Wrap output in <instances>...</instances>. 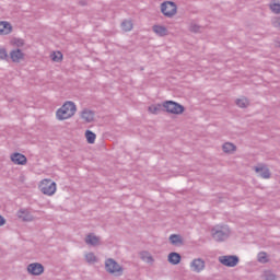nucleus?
Returning a JSON list of instances; mask_svg holds the SVG:
<instances>
[{
    "label": "nucleus",
    "instance_id": "35",
    "mask_svg": "<svg viewBox=\"0 0 280 280\" xmlns=\"http://www.w3.org/2000/svg\"><path fill=\"white\" fill-rule=\"evenodd\" d=\"M19 45H23V40H19Z\"/></svg>",
    "mask_w": 280,
    "mask_h": 280
},
{
    "label": "nucleus",
    "instance_id": "7",
    "mask_svg": "<svg viewBox=\"0 0 280 280\" xmlns=\"http://www.w3.org/2000/svg\"><path fill=\"white\" fill-rule=\"evenodd\" d=\"M219 261L222 264V266H226L228 268H235V266L240 264V257L235 255L220 256Z\"/></svg>",
    "mask_w": 280,
    "mask_h": 280
},
{
    "label": "nucleus",
    "instance_id": "4",
    "mask_svg": "<svg viewBox=\"0 0 280 280\" xmlns=\"http://www.w3.org/2000/svg\"><path fill=\"white\" fill-rule=\"evenodd\" d=\"M105 270L110 272V275H115V277H121L124 275V268L113 258L105 261Z\"/></svg>",
    "mask_w": 280,
    "mask_h": 280
},
{
    "label": "nucleus",
    "instance_id": "22",
    "mask_svg": "<svg viewBox=\"0 0 280 280\" xmlns=\"http://www.w3.org/2000/svg\"><path fill=\"white\" fill-rule=\"evenodd\" d=\"M170 242L171 244H173L174 246L178 245V244H182L183 243V240L180 238V235H177V234H172L170 236Z\"/></svg>",
    "mask_w": 280,
    "mask_h": 280
},
{
    "label": "nucleus",
    "instance_id": "12",
    "mask_svg": "<svg viewBox=\"0 0 280 280\" xmlns=\"http://www.w3.org/2000/svg\"><path fill=\"white\" fill-rule=\"evenodd\" d=\"M255 172L260 178H270V170L264 164L255 166Z\"/></svg>",
    "mask_w": 280,
    "mask_h": 280
},
{
    "label": "nucleus",
    "instance_id": "32",
    "mask_svg": "<svg viewBox=\"0 0 280 280\" xmlns=\"http://www.w3.org/2000/svg\"><path fill=\"white\" fill-rule=\"evenodd\" d=\"M8 58V51L4 48H0V60Z\"/></svg>",
    "mask_w": 280,
    "mask_h": 280
},
{
    "label": "nucleus",
    "instance_id": "9",
    "mask_svg": "<svg viewBox=\"0 0 280 280\" xmlns=\"http://www.w3.org/2000/svg\"><path fill=\"white\" fill-rule=\"evenodd\" d=\"M205 267H206V262L201 258H195L190 262V270L192 272L200 273V272H202V270H205Z\"/></svg>",
    "mask_w": 280,
    "mask_h": 280
},
{
    "label": "nucleus",
    "instance_id": "6",
    "mask_svg": "<svg viewBox=\"0 0 280 280\" xmlns=\"http://www.w3.org/2000/svg\"><path fill=\"white\" fill-rule=\"evenodd\" d=\"M176 3L172 1H166L161 4V12L164 14V16H167L168 19H172V16H175L177 12Z\"/></svg>",
    "mask_w": 280,
    "mask_h": 280
},
{
    "label": "nucleus",
    "instance_id": "2",
    "mask_svg": "<svg viewBox=\"0 0 280 280\" xmlns=\"http://www.w3.org/2000/svg\"><path fill=\"white\" fill-rule=\"evenodd\" d=\"M212 237L215 242H224L229 240V235H231V229L228 225H217L211 231Z\"/></svg>",
    "mask_w": 280,
    "mask_h": 280
},
{
    "label": "nucleus",
    "instance_id": "23",
    "mask_svg": "<svg viewBox=\"0 0 280 280\" xmlns=\"http://www.w3.org/2000/svg\"><path fill=\"white\" fill-rule=\"evenodd\" d=\"M85 138H86L88 143H95L96 136L93 131L86 130Z\"/></svg>",
    "mask_w": 280,
    "mask_h": 280
},
{
    "label": "nucleus",
    "instance_id": "8",
    "mask_svg": "<svg viewBox=\"0 0 280 280\" xmlns=\"http://www.w3.org/2000/svg\"><path fill=\"white\" fill-rule=\"evenodd\" d=\"M27 272L34 277H39L45 272V267L40 262H33L27 266Z\"/></svg>",
    "mask_w": 280,
    "mask_h": 280
},
{
    "label": "nucleus",
    "instance_id": "34",
    "mask_svg": "<svg viewBox=\"0 0 280 280\" xmlns=\"http://www.w3.org/2000/svg\"><path fill=\"white\" fill-rule=\"evenodd\" d=\"M5 224V219L0 215V226H3Z\"/></svg>",
    "mask_w": 280,
    "mask_h": 280
},
{
    "label": "nucleus",
    "instance_id": "33",
    "mask_svg": "<svg viewBox=\"0 0 280 280\" xmlns=\"http://www.w3.org/2000/svg\"><path fill=\"white\" fill-rule=\"evenodd\" d=\"M272 25L273 27H276L277 30H280V19L276 18L272 20Z\"/></svg>",
    "mask_w": 280,
    "mask_h": 280
},
{
    "label": "nucleus",
    "instance_id": "5",
    "mask_svg": "<svg viewBox=\"0 0 280 280\" xmlns=\"http://www.w3.org/2000/svg\"><path fill=\"white\" fill-rule=\"evenodd\" d=\"M39 189L45 196H54V194H56V182L44 179L39 185Z\"/></svg>",
    "mask_w": 280,
    "mask_h": 280
},
{
    "label": "nucleus",
    "instance_id": "30",
    "mask_svg": "<svg viewBox=\"0 0 280 280\" xmlns=\"http://www.w3.org/2000/svg\"><path fill=\"white\" fill-rule=\"evenodd\" d=\"M270 10L275 13V14H280V4L279 3H273L270 5Z\"/></svg>",
    "mask_w": 280,
    "mask_h": 280
},
{
    "label": "nucleus",
    "instance_id": "18",
    "mask_svg": "<svg viewBox=\"0 0 280 280\" xmlns=\"http://www.w3.org/2000/svg\"><path fill=\"white\" fill-rule=\"evenodd\" d=\"M152 30L154 34H156V36H160V37L167 36V27L165 26L154 25Z\"/></svg>",
    "mask_w": 280,
    "mask_h": 280
},
{
    "label": "nucleus",
    "instance_id": "31",
    "mask_svg": "<svg viewBox=\"0 0 280 280\" xmlns=\"http://www.w3.org/2000/svg\"><path fill=\"white\" fill-rule=\"evenodd\" d=\"M190 32H194L195 34H198L200 32V26L196 23L190 24Z\"/></svg>",
    "mask_w": 280,
    "mask_h": 280
},
{
    "label": "nucleus",
    "instance_id": "24",
    "mask_svg": "<svg viewBox=\"0 0 280 280\" xmlns=\"http://www.w3.org/2000/svg\"><path fill=\"white\" fill-rule=\"evenodd\" d=\"M222 148H223V152L225 153L235 152V144L231 142H225Z\"/></svg>",
    "mask_w": 280,
    "mask_h": 280
},
{
    "label": "nucleus",
    "instance_id": "11",
    "mask_svg": "<svg viewBox=\"0 0 280 280\" xmlns=\"http://www.w3.org/2000/svg\"><path fill=\"white\" fill-rule=\"evenodd\" d=\"M16 215L22 222H34V217L27 209H20Z\"/></svg>",
    "mask_w": 280,
    "mask_h": 280
},
{
    "label": "nucleus",
    "instance_id": "10",
    "mask_svg": "<svg viewBox=\"0 0 280 280\" xmlns=\"http://www.w3.org/2000/svg\"><path fill=\"white\" fill-rule=\"evenodd\" d=\"M80 117L81 119L85 122V124H92V121H94L95 119V112L89 109V108H84L81 113H80Z\"/></svg>",
    "mask_w": 280,
    "mask_h": 280
},
{
    "label": "nucleus",
    "instance_id": "27",
    "mask_svg": "<svg viewBox=\"0 0 280 280\" xmlns=\"http://www.w3.org/2000/svg\"><path fill=\"white\" fill-rule=\"evenodd\" d=\"M85 260L88 261V264H95V261H97V257L94 253H88L85 254Z\"/></svg>",
    "mask_w": 280,
    "mask_h": 280
},
{
    "label": "nucleus",
    "instance_id": "14",
    "mask_svg": "<svg viewBox=\"0 0 280 280\" xmlns=\"http://www.w3.org/2000/svg\"><path fill=\"white\" fill-rule=\"evenodd\" d=\"M12 33V24L10 22H0V36H8Z\"/></svg>",
    "mask_w": 280,
    "mask_h": 280
},
{
    "label": "nucleus",
    "instance_id": "3",
    "mask_svg": "<svg viewBox=\"0 0 280 280\" xmlns=\"http://www.w3.org/2000/svg\"><path fill=\"white\" fill-rule=\"evenodd\" d=\"M164 110L170 113L171 115H183L185 113V106L174 102V101H165L162 104Z\"/></svg>",
    "mask_w": 280,
    "mask_h": 280
},
{
    "label": "nucleus",
    "instance_id": "36",
    "mask_svg": "<svg viewBox=\"0 0 280 280\" xmlns=\"http://www.w3.org/2000/svg\"><path fill=\"white\" fill-rule=\"evenodd\" d=\"M277 46L280 47V43H278Z\"/></svg>",
    "mask_w": 280,
    "mask_h": 280
},
{
    "label": "nucleus",
    "instance_id": "29",
    "mask_svg": "<svg viewBox=\"0 0 280 280\" xmlns=\"http://www.w3.org/2000/svg\"><path fill=\"white\" fill-rule=\"evenodd\" d=\"M51 60H54V62H60V60H62V52H54L51 55Z\"/></svg>",
    "mask_w": 280,
    "mask_h": 280
},
{
    "label": "nucleus",
    "instance_id": "13",
    "mask_svg": "<svg viewBox=\"0 0 280 280\" xmlns=\"http://www.w3.org/2000/svg\"><path fill=\"white\" fill-rule=\"evenodd\" d=\"M11 161L15 165H25V163H27V158H25V155L21 153H14L13 155H11Z\"/></svg>",
    "mask_w": 280,
    "mask_h": 280
},
{
    "label": "nucleus",
    "instance_id": "21",
    "mask_svg": "<svg viewBox=\"0 0 280 280\" xmlns=\"http://www.w3.org/2000/svg\"><path fill=\"white\" fill-rule=\"evenodd\" d=\"M248 104H249L248 98H246V97H242V98L236 100V106H238V108H247Z\"/></svg>",
    "mask_w": 280,
    "mask_h": 280
},
{
    "label": "nucleus",
    "instance_id": "19",
    "mask_svg": "<svg viewBox=\"0 0 280 280\" xmlns=\"http://www.w3.org/2000/svg\"><path fill=\"white\" fill-rule=\"evenodd\" d=\"M85 243L90 246H97V244H100V237L95 236L94 234H90L85 237Z\"/></svg>",
    "mask_w": 280,
    "mask_h": 280
},
{
    "label": "nucleus",
    "instance_id": "1",
    "mask_svg": "<svg viewBox=\"0 0 280 280\" xmlns=\"http://www.w3.org/2000/svg\"><path fill=\"white\" fill-rule=\"evenodd\" d=\"M75 110H78L75 103L68 101L57 110L56 117L59 121H65V119H71Z\"/></svg>",
    "mask_w": 280,
    "mask_h": 280
},
{
    "label": "nucleus",
    "instance_id": "26",
    "mask_svg": "<svg viewBox=\"0 0 280 280\" xmlns=\"http://www.w3.org/2000/svg\"><path fill=\"white\" fill-rule=\"evenodd\" d=\"M257 257H258L259 264H268V255L266 254V252L258 253Z\"/></svg>",
    "mask_w": 280,
    "mask_h": 280
},
{
    "label": "nucleus",
    "instance_id": "16",
    "mask_svg": "<svg viewBox=\"0 0 280 280\" xmlns=\"http://www.w3.org/2000/svg\"><path fill=\"white\" fill-rule=\"evenodd\" d=\"M140 259L142 261H144L145 264H149L150 266H152V264H154V258L152 257L150 252H141Z\"/></svg>",
    "mask_w": 280,
    "mask_h": 280
},
{
    "label": "nucleus",
    "instance_id": "15",
    "mask_svg": "<svg viewBox=\"0 0 280 280\" xmlns=\"http://www.w3.org/2000/svg\"><path fill=\"white\" fill-rule=\"evenodd\" d=\"M10 56L13 62H21V60H23V51H21V49L12 50Z\"/></svg>",
    "mask_w": 280,
    "mask_h": 280
},
{
    "label": "nucleus",
    "instance_id": "17",
    "mask_svg": "<svg viewBox=\"0 0 280 280\" xmlns=\"http://www.w3.org/2000/svg\"><path fill=\"white\" fill-rule=\"evenodd\" d=\"M168 261L172 264V266H178V264H180V254L172 252L168 254Z\"/></svg>",
    "mask_w": 280,
    "mask_h": 280
},
{
    "label": "nucleus",
    "instance_id": "25",
    "mask_svg": "<svg viewBox=\"0 0 280 280\" xmlns=\"http://www.w3.org/2000/svg\"><path fill=\"white\" fill-rule=\"evenodd\" d=\"M121 30H124V32H130L132 30V21L130 20H125L121 23Z\"/></svg>",
    "mask_w": 280,
    "mask_h": 280
},
{
    "label": "nucleus",
    "instance_id": "20",
    "mask_svg": "<svg viewBox=\"0 0 280 280\" xmlns=\"http://www.w3.org/2000/svg\"><path fill=\"white\" fill-rule=\"evenodd\" d=\"M163 110V104H156V105H151L149 106V113L152 115H159Z\"/></svg>",
    "mask_w": 280,
    "mask_h": 280
},
{
    "label": "nucleus",
    "instance_id": "28",
    "mask_svg": "<svg viewBox=\"0 0 280 280\" xmlns=\"http://www.w3.org/2000/svg\"><path fill=\"white\" fill-rule=\"evenodd\" d=\"M262 277L265 280H277V276L272 271H265Z\"/></svg>",
    "mask_w": 280,
    "mask_h": 280
}]
</instances>
